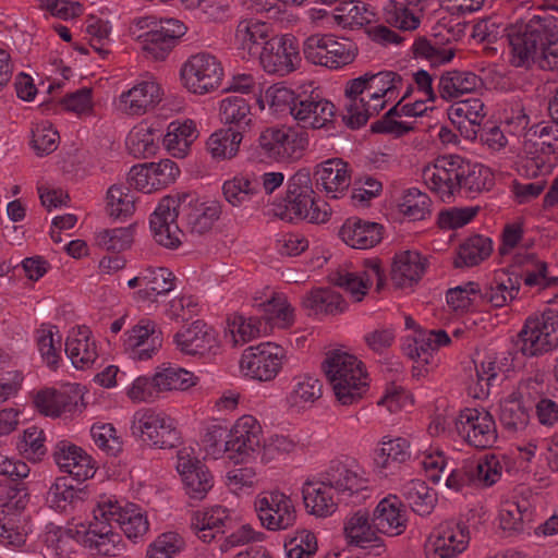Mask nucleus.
I'll return each mask as SVG.
<instances>
[{
	"instance_id": "nucleus-1",
	"label": "nucleus",
	"mask_w": 558,
	"mask_h": 558,
	"mask_svg": "<svg viewBox=\"0 0 558 558\" xmlns=\"http://www.w3.org/2000/svg\"><path fill=\"white\" fill-rule=\"evenodd\" d=\"M220 214L218 204L205 206L195 194L181 193L163 197L151 214L149 225L156 242L168 248H177L184 232L177 222L179 217L187 232L202 235L211 230Z\"/></svg>"
},
{
	"instance_id": "nucleus-2",
	"label": "nucleus",
	"mask_w": 558,
	"mask_h": 558,
	"mask_svg": "<svg viewBox=\"0 0 558 558\" xmlns=\"http://www.w3.org/2000/svg\"><path fill=\"white\" fill-rule=\"evenodd\" d=\"M323 368L340 404L352 405L362 399L367 388V374L363 363L354 355L331 352L325 359Z\"/></svg>"
},
{
	"instance_id": "nucleus-3",
	"label": "nucleus",
	"mask_w": 558,
	"mask_h": 558,
	"mask_svg": "<svg viewBox=\"0 0 558 558\" xmlns=\"http://www.w3.org/2000/svg\"><path fill=\"white\" fill-rule=\"evenodd\" d=\"M553 16L534 15L526 23H515L508 33L511 47L510 63L515 68L529 69L538 59L546 35L555 36L550 26Z\"/></svg>"
},
{
	"instance_id": "nucleus-4",
	"label": "nucleus",
	"mask_w": 558,
	"mask_h": 558,
	"mask_svg": "<svg viewBox=\"0 0 558 558\" xmlns=\"http://www.w3.org/2000/svg\"><path fill=\"white\" fill-rule=\"evenodd\" d=\"M311 172L303 168L296 171L288 182L284 206H277L275 216L282 220L307 219L310 222H325L328 211L322 210L315 202Z\"/></svg>"
},
{
	"instance_id": "nucleus-5",
	"label": "nucleus",
	"mask_w": 558,
	"mask_h": 558,
	"mask_svg": "<svg viewBox=\"0 0 558 558\" xmlns=\"http://www.w3.org/2000/svg\"><path fill=\"white\" fill-rule=\"evenodd\" d=\"M519 350L525 356H538L558 347V312L547 310L539 315L530 316L518 341Z\"/></svg>"
},
{
	"instance_id": "nucleus-6",
	"label": "nucleus",
	"mask_w": 558,
	"mask_h": 558,
	"mask_svg": "<svg viewBox=\"0 0 558 558\" xmlns=\"http://www.w3.org/2000/svg\"><path fill=\"white\" fill-rule=\"evenodd\" d=\"M305 58L314 64L338 69L350 64L357 56V46L349 38L335 35H312L303 43Z\"/></svg>"
},
{
	"instance_id": "nucleus-7",
	"label": "nucleus",
	"mask_w": 558,
	"mask_h": 558,
	"mask_svg": "<svg viewBox=\"0 0 558 558\" xmlns=\"http://www.w3.org/2000/svg\"><path fill=\"white\" fill-rule=\"evenodd\" d=\"M131 433L143 444L158 449L174 448L181 439L172 421L162 413L150 409L138 410L134 413Z\"/></svg>"
},
{
	"instance_id": "nucleus-8",
	"label": "nucleus",
	"mask_w": 558,
	"mask_h": 558,
	"mask_svg": "<svg viewBox=\"0 0 558 558\" xmlns=\"http://www.w3.org/2000/svg\"><path fill=\"white\" fill-rule=\"evenodd\" d=\"M223 76L220 61L213 54L191 56L181 69L184 86L192 93L204 95L219 87Z\"/></svg>"
},
{
	"instance_id": "nucleus-9",
	"label": "nucleus",
	"mask_w": 558,
	"mask_h": 558,
	"mask_svg": "<svg viewBox=\"0 0 558 558\" xmlns=\"http://www.w3.org/2000/svg\"><path fill=\"white\" fill-rule=\"evenodd\" d=\"M283 349L272 342H264L244 350L240 366L242 372L253 379L268 381L274 379L281 368Z\"/></svg>"
},
{
	"instance_id": "nucleus-10",
	"label": "nucleus",
	"mask_w": 558,
	"mask_h": 558,
	"mask_svg": "<svg viewBox=\"0 0 558 558\" xmlns=\"http://www.w3.org/2000/svg\"><path fill=\"white\" fill-rule=\"evenodd\" d=\"M457 430L473 447L486 449L497 441L496 423L493 415L484 409L466 408L456 422Z\"/></svg>"
},
{
	"instance_id": "nucleus-11",
	"label": "nucleus",
	"mask_w": 558,
	"mask_h": 558,
	"mask_svg": "<svg viewBox=\"0 0 558 558\" xmlns=\"http://www.w3.org/2000/svg\"><path fill=\"white\" fill-rule=\"evenodd\" d=\"M260 424L255 417L243 415L226 435L223 448L234 463H240L260 449Z\"/></svg>"
},
{
	"instance_id": "nucleus-12",
	"label": "nucleus",
	"mask_w": 558,
	"mask_h": 558,
	"mask_svg": "<svg viewBox=\"0 0 558 558\" xmlns=\"http://www.w3.org/2000/svg\"><path fill=\"white\" fill-rule=\"evenodd\" d=\"M259 60L268 73L280 76L289 74L300 61L298 40L292 35H283L264 41Z\"/></svg>"
},
{
	"instance_id": "nucleus-13",
	"label": "nucleus",
	"mask_w": 558,
	"mask_h": 558,
	"mask_svg": "<svg viewBox=\"0 0 558 558\" xmlns=\"http://www.w3.org/2000/svg\"><path fill=\"white\" fill-rule=\"evenodd\" d=\"M78 542L93 556H117L122 549L120 534L113 531L110 520L99 515V507L94 511V521L84 531H76Z\"/></svg>"
},
{
	"instance_id": "nucleus-14",
	"label": "nucleus",
	"mask_w": 558,
	"mask_h": 558,
	"mask_svg": "<svg viewBox=\"0 0 558 558\" xmlns=\"http://www.w3.org/2000/svg\"><path fill=\"white\" fill-rule=\"evenodd\" d=\"M255 509L262 524L270 531L287 530L294 525L295 510L291 499L280 492H268L259 495Z\"/></svg>"
},
{
	"instance_id": "nucleus-15",
	"label": "nucleus",
	"mask_w": 558,
	"mask_h": 558,
	"mask_svg": "<svg viewBox=\"0 0 558 558\" xmlns=\"http://www.w3.org/2000/svg\"><path fill=\"white\" fill-rule=\"evenodd\" d=\"M319 478H322L323 485H327L336 494L338 500H347L352 497L366 498L364 494L367 490L366 480L339 460H332L328 468L320 473Z\"/></svg>"
},
{
	"instance_id": "nucleus-16",
	"label": "nucleus",
	"mask_w": 558,
	"mask_h": 558,
	"mask_svg": "<svg viewBox=\"0 0 558 558\" xmlns=\"http://www.w3.org/2000/svg\"><path fill=\"white\" fill-rule=\"evenodd\" d=\"M469 542L468 526L454 522L438 525L427 544L428 558H454Z\"/></svg>"
},
{
	"instance_id": "nucleus-17",
	"label": "nucleus",
	"mask_w": 558,
	"mask_h": 558,
	"mask_svg": "<svg viewBox=\"0 0 558 558\" xmlns=\"http://www.w3.org/2000/svg\"><path fill=\"white\" fill-rule=\"evenodd\" d=\"M344 535L350 545L367 550L368 555L380 557L386 553V544L366 511L359 510L347 520Z\"/></svg>"
},
{
	"instance_id": "nucleus-18",
	"label": "nucleus",
	"mask_w": 558,
	"mask_h": 558,
	"mask_svg": "<svg viewBox=\"0 0 558 558\" xmlns=\"http://www.w3.org/2000/svg\"><path fill=\"white\" fill-rule=\"evenodd\" d=\"M265 154L277 160L299 157L306 145V138L291 129L268 128L258 137Z\"/></svg>"
},
{
	"instance_id": "nucleus-19",
	"label": "nucleus",
	"mask_w": 558,
	"mask_h": 558,
	"mask_svg": "<svg viewBox=\"0 0 558 558\" xmlns=\"http://www.w3.org/2000/svg\"><path fill=\"white\" fill-rule=\"evenodd\" d=\"M468 162L469 160L459 155L444 156L437 159L433 168H424V180L432 191L440 194L444 202H449L452 198V184L457 180V174Z\"/></svg>"
},
{
	"instance_id": "nucleus-20",
	"label": "nucleus",
	"mask_w": 558,
	"mask_h": 558,
	"mask_svg": "<svg viewBox=\"0 0 558 558\" xmlns=\"http://www.w3.org/2000/svg\"><path fill=\"white\" fill-rule=\"evenodd\" d=\"M177 470L182 477L186 495L191 499H204L214 485L213 476L205 464L192 459L183 449L178 452Z\"/></svg>"
},
{
	"instance_id": "nucleus-21",
	"label": "nucleus",
	"mask_w": 558,
	"mask_h": 558,
	"mask_svg": "<svg viewBox=\"0 0 558 558\" xmlns=\"http://www.w3.org/2000/svg\"><path fill=\"white\" fill-rule=\"evenodd\" d=\"M99 515L117 523L130 539L143 536L148 531L147 518L134 504L121 506L118 501L105 502L99 505Z\"/></svg>"
},
{
	"instance_id": "nucleus-22",
	"label": "nucleus",
	"mask_w": 558,
	"mask_h": 558,
	"mask_svg": "<svg viewBox=\"0 0 558 558\" xmlns=\"http://www.w3.org/2000/svg\"><path fill=\"white\" fill-rule=\"evenodd\" d=\"M52 457L62 472L69 473L76 480L77 485L93 477L95 471L92 458L80 447L69 440H60L56 444Z\"/></svg>"
},
{
	"instance_id": "nucleus-23",
	"label": "nucleus",
	"mask_w": 558,
	"mask_h": 558,
	"mask_svg": "<svg viewBox=\"0 0 558 558\" xmlns=\"http://www.w3.org/2000/svg\"><path fill=\"white\" fill-rule=\"evenodd\" d=\"M186 32V26L175 19H161L155 28L145 34L143 49L155 60H165L177 40Z\"/></svg>"
},
{
	"instance_id": "nucleus-24",
	"label": "nucleus",
	"mask_w": 558,
	"mask_h": 558,
	"mask_svg": "<svg viewBox=\"0 0 558 558\" xmlns=\"http://www.w3.org/2000/svg\"><path fill=\"white\" fill-rule=\"evenodd\" d=\"M373 526L387 536H399L407 530L408 515L403 502L395 495L383 498L372 514Z\"/></svg>"
},
{
	"instance_id": "nucleus-25",
	"label": "nucleus",
	"mask_w": 558,
	"mask_h": 558,
	"mask_svg": "<svg viewBox=\"0 0 558 558\" xmlns=\"http://www.w3.org/2000/svg\"><path fill=\"white\" fill-rule=\"evenodd\" d=\"M371 73L350 80L347 83L344 94L350 99L347 105L348 113L342 117V121L352 130L365 125L372 116L369 102L360 97L365 90L372 89Z\"/></svg>"
},
{
	"instance_id": "nucleus-26",
	"label": "nucleus",
	"mask_w": 558,
	"mask_h": 558,
	"mask_svg": "<svg viewBox=\"0 0 558 558\" xmlns=\"http://www.w3.org/2000/svg\"><path fill=\"white\" fill-rule=\"evenodd\" d=\"M523 153L529 161L526 168L532 170L533 175L547 171V160L550 155L558 154V143L551 142L548 131L542 126L538 131L529 133L523 142Z\"/></svg>"
},
{
	"instance_id": "nucleus-27",
	"label": "nucleus",
	"mask_w": 558,
	"mask_h": 558,
	"mask_svg": "<svg viewBox=\"0 0 558 558\" xmlns=\"http://www.w3.org/2000/svg\"><path fill=\"white\" fill-rule=\"evenodd\" d=\"M383 231L384 227L380 223L353 217L345 220L339 235L351 247L367 250L381 241Z\"/></svg>"
},
{
	"instance_id": "nucleus-28",
	"label": "nucleus",
	"mask_w": 558,
	"mask_h": 558,
	"mask_svg": "<svg viewBox=\"0 0 558 558\" xmlns=\"http://www.w3.org/2000/svg\"><path fill=\"white\" fill-rule=\"evenodd\" d=\"M174 342L181 352L190 355L205 354L217 344L215 330L203 320H195L174 335Z\"/></svg>"
},
{
	"instance_id": "nucleus-29",
	"label": "nucleus",
	"mask_w": 558,
	"mask_h": 558,
	"mask_svg": "<svg viewBox=\"0 0 558 558\" xmlns=\"http://www.w3.org/2000/svg\"><path fill=\"white\" fill-rule=\"evenodd\" d=\"M426 262L418 252L404 251L396 254L391 264V280L398 288L411 287L421 279Z\"/></svg>"
},
{
	"instance_id": "nucleus-30",
	"label": "nucleus",
	"mask_w": 558,
	"mask_h": 558,
	"mask_svg": "<svg viewBox=\"0 0 558 558\" xmlns=\"http://www.w3.org/2000/svg\"><path fill=\"white\" fill-rule=\"evenodd\" d=\"M90 335L87 327L81 326L65 341V353L75 368H90L98 359L96 344L90 340Z\"/></svg>"
},
{
	"instance_id": "nucleus-31",
	"label": "nucleus",
	"mask_w": 558,
	"mask_h": 558,
	"mask_svg": "<svg viewBox=\"0 0 558 558\" xmlns=\"http://www.w3.org/2000/svg\"><path fill=\"white\" fill-rule=\"evenodd\" d=\"M126 349L132 350L133 357L141 361L148 360L161 345V339L150 320H141L126 332L124 340Z\"/></svg>"
},
{
	"instance_id": "nucleus-32",
	"label": "nucleus",
	"mask_w": 558,
	"mask_h": 558,
	"mask_svg": "<svg viewBox=\"0 0 558 558\" xmlns=\"http://www.w3.org/2000/svg\"><path fill=\"white\" fill-rule=\"evenodd\" d=\"M160 86L155 82H142L120 96V108L129 114H143L159 101Z\"/></svg>"
},
{
	"instance_id": "nucleus-33",
	"label": "nucleus",
	"mask_w": 558,
	"mask_h": 558,
	"mask_svg": "<svg viewBox=\"0 0 558 558\" xmlns=\"http://www.w3.org/2000/svg\"><path fill=\"white\" fill-rule=\"evenodd\" d=\"M483 85V80L471 71L452 70L439 77L438 93L444 100H452L464 94L475 92Z\"/></svg>"
},
{
	"instance_id": "nucleus-34",
	"label": "nucleus",
	"mask_w": 558,
	"mask_h": 558,
	"mask_svg": "<svg viewBox=\"0 0 558 558\" xmlns=\"http://www.w3.org/2000/svg\"><path fill=\"white\" fill-rule=\"evenodd\" d=\"M349 165L340 158H331L315 168L316 186H322L327 193L343 192L351 183Z\"/></svg>"
},
{
	"instance_id": "nucleus-35",
	"label": "nucleus",
	"mask_w": 558,
	"mask_h": 558,
	"mask_svg": "<svg viewBox=\"0 0 558 558\" xmlns=\"http://www.w3.org/2000/svg\"><path fill=\"white\" fill-rule=\"evenodd\" d=\"M519 290L520 278L511 277L505 270H499L484 289H480L478 295L494 307H502L508 300H513L517 296Z\"/></svg>"
},
{
	"instance_id": "nucleus-36",
	"label": "nucleus",
	"mask_w": 558,
	"mask_h": 558,
	"mask_svg": "<svg viewBox=\"0 0 558 558\" xmlns=\"http://www.w3.org/2000/svg\"><path fill=\"white\" fill-rule=\"evenodd\" d=\"M303 500L306 509L312 514L325 517L335 512L340 500L327 485L318 482H306L302 489Z\"/></svg>"
},
{
	"instance_id": "nucleus-37",
	"label": "nucleus",
	"mask_w": 558,
	"mask_h": 558,
	"mask_svg": "<svg viewBox=\"0 0 558 558\" xmlns=\"http://www.w3.org/2000/svg\"><path fill=\"white\" fill-rule=\"evenodd\" d=\"M221 121L229 125L228 129L243 133L250 128L252 112L248 101L242 96H229L220 104Z\"/></svg>"
},
{
	"instance_id": "nucleus-38",
	"label": "nucleus",
	"mask_w": 558,
	"mask_h": 558,
	"mask_svg": "<svg viewBox=\"0 0 558 558\" xmlns=\"http://www.w3.org/2000/svg\"><path fill=\"white\" fill-rule=\"evenodd\" d=\"M302 305L311 314H339L347 308V302L341 294L330 288H318L308 292L302 301Z\"/></svg>"
},
{
	"instance_id": "nucleus-39",
	"label": "nucleus",
	"mask_w": 558,
	"mask_h": 558,
	"mask_svg": "<svg viewBox=\"0 0 558 558\" xmlns=\"http://www.w3.org/2000/svg\"><path fill=\"white\" fill-rule=\"evenodd\" d=\"M144 288L140 289L135 296L142 301H155L153 294H166L174 289L175 277L171 270L166 267H148L142 271Z\"/></svg>"
},
{
	"instance_id": "nucleus-40",
	"label": "nucleus",
	"mask_w": 558,
	"mask_h": 558,
	"mask_svg": "<svg viewBox=\"0 0 558 558\" xmlns=\"http://www.w3.org/2000/svg\"><path fill=\"white\" fill-rule=\"evenodd\" d=\"M197 136L198 132L192 120H186L183 123L174 121L168 125L163 145L172 156L183 158Z\"/></svg>"
},
{
	"instance_id": "nucleus-41",
	"label": "nucleus",
	"mask_w": 558,
	"mask_h": 558,
	"mask_svg": "<svg viewBox=\"0 0 558 558\" xmlns=\"http://www.w3.org/2000/svg\"><path fill=\"white\" fill-rule=\"evenodd\" d=\"M76 482L72 476H61L49 487L46 501L47 504L57 510H65L69 505L83 500L86 492L74 485Z\"/></svg>"
},
{
	"instance_id": "nucleus-42",
	"label": "nucleus",
	"mask_w": 558,
	"mask_h": 558,
	"mask_svg": "<svg viewBox=\"0 0 558 558\" xmlns=\"http://www.w3.org/2000/svg\"><path fill=\"white\" fill-rule=\"evenodd\" d=\"M490 184L492 178L488 169L469 160L465 166H462L460 174H457V180L452 184V196L460 190H464L470 195L477 194L489 190Z\"/></svg>"
},
{
	"instance_id": "nucleus-43",
	"label": "nucleus",
	"mask_w": 558,
	"mask_h": 558,
	"mask_svg": "<svg viewBox=\"0 0 558 558\" xmlns=\"http://www.w3.org/2000/svg\"><path fill=\"white\" fill-rule=\"evenodd\" d=\"M401 494L413 512L422 517L432 513L437 502V494L421 480L407 483Z\"/></svg>"
},
{
	"instance_id": "nucleus-44",
	"label": "nucleus",
	"mask_w": 558,
	"mask_h": 558,
	"mask_svg": "<svg viewBox=\"0 0 558 558\" xmlns=\"http://www.w3.org/2000/svg\"><path fill=\"white\" fill-rule=\"evenodd\" d=\"M266 94L272 97V104H275V101L287 102L290 113L299 122L300 126L305 129V120L311 119L312 108H315L314 102L316 95H314V93L294 96L293 93L287 88H277L274 92L269 88Z\"/></svg>"
},
{
	"instance_id": "nucleus-45",
	"label": "nucleus",
	"mask_w": 558,
	"mask_h": 558,
	"mask_svg": "<svg viewBox=\"0 0 558 558\" xmlns=\"http://www.w3.org/2000/svg\"><path fill=\"white\" fill-rule=\"evenodd\" d=\"M493 251L492 240L476 234L466 239L459 247L454 267H473L486 259Z\"/></svg>"
},
{
	"instance_id": "nucleus-46",
	"label": "nucleus",
	"mask_w": 558,
	"mask_h": 558,
	"mask_svg": "<svg viewBox=\"0 0 558 558\" xmlns=\"http://www.w3.org/2000/svg\"><path fill=\"white\" fill-rule=\"evenodd\" d=\"M500 424L510 433L523 430L530 422L529 409L514 393L500 403Z\"/></svg>"
},
{
	"instance_id": "nucleus-47",
	"label": "nucleus",
	"mask_w": 558,
	"mask_h": 558,
	"mask_svg": "<svg viewBox=\"0 0 558 558\" xmlns=\"http://www.w3.org/2000/svg\"><path fill=\"white\" fill-rule=\"evenodd\" d=\"M411 457L410 444L407 439L398 437L384 440L379 448L375 463L380 469L393 470Z\"/></svg>"
},
{
	"instance_id": "nucleus-48",
	"label": "nucleus",
	"mask_w": 558,
	"mask_h": 558,
	"mask_svg": "<svg viewBox=\"0 0 558 558\" xmlns=\"http://www.w3.org/2000/svg\"><path fill=\"white\" fill-rule=\"evenodd\" d=\"M423 7L421 0H404L398 5L393 3V10L387 11V22L402 31H414L421 23Z\"/></svg>"
},
{
	"instance_id": "nucleus-49",
	"label": "nucleus",
	"mask_w": 558,
	"mask_h": 558,
	"mask_svg": "<svg viewBox=\"0 0 558 558\" xmlns=\"http://www.w3.org/2000/svg\"><path fill=\"white\" fill-rule=\"evenodd\" d=\"M243 136L232 129L219 130L210 135L207 149L214 158L226 159L236 155Z\"/></svg>"
},
{
	"instance_id": "nucleus-50",
	"label": "nucleus",
	"mask_w": 558,
	"mask_h": 558,
	"mask_svg": "<svg viewBox=\"0 0 558 558\" xmlns=\"http://www.w3.org/2000/svg\"><path fill=\"white\" fill-rule=\"evenodd\" d=\"M135 197L131 194L130 186L113 184L107 192V211L110 217H128L135 211Z\"/></svg>"
},
{
	"instance_id": "nucleus-51",
	"label": "nucleus",
	"mask_w": 558,
	"mask_h": 558,
	"mask_svg": "<svg viewBox=\"0 0 558 558\" xmlns=\"http://www.w3.org/2000/svg\"><path fill=\"white\" fill-rule=\"evenodd\" d=\"M193 373L180 367H167L154 375L157 391L185 390L196 384Z\"/></svg>"
},
{
	"instance_id": "nucleus-52",
	"label": "nucleus",
	"mask_w": 558,
	"mask_h": 558,
	"mask_svg": "<svg viewBox=\"0 0 558 558\" xmlns=\"http://www.w3.org/2000/svg\"><path fill=\"white\" fill-rule=\"evenodd\" d=\"M430 198L427 194L412 187L404 192L399 210L411 220H424L430 214Z\"/></svg>"
},
{
	"instance_id": "nucleus-53",
	"label": "nucleus",
	"mask_w": 558,
	"mask_h": 558,
	"mask_svg": "<svg viewBox=\"0 0 558 558\" xmlns=\"http://www.w3.org/2000/svg\"><path fill=\"white\" fill-rule=\"evenodd\" d=\"M531 512L525 502L523 505L515 501H507L499 514L500 527L509 535L518 534L524 530L525 521H530Z\"/></svg>"
},
{
	"instance_id": "nucleus-54",
	"label": "nucleus",
	"mask_w": 558,
	"mask_h": 558,
	"mask_svg": "<svg viewBox=\"0 0 558 558\" xmlns=\"http://www.w3.org/2000/svg\"><path fill=\"white\" fill-rule=\"evenodd\" d=\"M335 11L337 12L336 17L339 22L350 26L369 24L374 16V13L368 10L366 4L359 0L340 2Z\"/></svg>"
},
{
	"instance_id": "nucleus-55",
	"label": "nucleus",
	"mask_w": 558,
	"mask_h": 558,
	"mask_svg": "<svg viewBox=\"0 0 558 558\" xmlns=\"http://www.w3.org/2000/svg\"><path fill=\"white\" fill-rule=\"evenodd\" d=\"M258 190L259 182L256 179L251 180L246 177H235L232 180L226 181L222 186L227 202L233 206L243 204L251 195L256 194Z\"/></svg>"
},
{
	"instance_id": "nucleus-56",
	"label": "nucleus",
	"mask_w": 558,
	"mask_h": 558,
	"mask_svg": "<svg viewBox=\"0 0 558 558\" xmlns=\"http://www.w3.org/2000/svg\"><path fill=\"white\" fill-rule=\"evenodd\" d=\"M45 433L37 426L24 430L22 439L17 442V449L27 460L34 462L41 460L46 454Z\"/></svg>"
},
{
	"instance_id": "nucleus-57",
	"label": "nucleus",
	"mask_w": 558,
	"mask_h": 558,
	"mask_svg": "<svg viewBox=\"0 0 558 558\" xmlns=\"http://www.w3.org/2000/svg\"><path fill=\"white\" fill-rule=\"evenodd\" d=\"M132 242V227L105 229L96 235V244L108 252L124 251L131 246Z\"/></svg>"
},
{
	"instance_id": "nucleus-58",
	"label": "nucleus",
	"mask_w": 558,
	"mask_h": 558,
	"mask_svg": "<svg viewBox=\"0 0 558 558\" xmlns=\"http://www.w3.org/2000/svg\"><path fill=\"white\" fill-rule=\"evenodd\" d=\"M332 284L344 289L350 292L355 301L362 300L363 295L366 294L368 288L372 284V280L367 271L363 272V276H357L353 272H335L330 276Z\"/></svg>"
},
{
	"instance_id": "nucleus-59",
	"label": "nucleus",
	"mask_w": 558,
	"mask_h": 558,
	"mask_svg": "<svg viewBox=\"0 0 558 558\" xmlns=\"http://www.w3.org/2000/svg\"><path fill=\"white\" fill-rule=\"evenodd\" d=\"M289 558H311L317 551V539L308 530L296 531L295 535L284 542Z\"/></svg>"
},
{
	"instance_id": "nucleus-60",
	"label": "nucleus",
	"mask_w": 558,
	"mask_h": 558,
	"mask_svg": "<svg viewBox=\"0 0 558 558\" xmlns=\"http://www.w3.org/2000/svg\"><path fill=\"white\" fill-rule=\"evenodd\" d=\"M295 380L296 383L289 397L292 405L313 403L322 397L323 385L319 379L306 375L296 377Z\"/></svg>"
},
{
	"instance_id": "nucleus-61",
	"label": "nucleus",
	"mask_w": 558,
	"mask_h": 558,
	"mask_svg": "<svg viewBox=\"0 0 558 558\" xmlns=\"http://www.w3.org/2000/svg\"><path fill=\"white\" fill-rule=\"evenodd\" d=\"M227 521H230L227 509L217 506L204 513H195L192 517L191 527L194 531L215 530L218 533Z\"/></svg>"
},
{
	"instance_id": "nucleus-62",
	"label": "nucleus",
	"mask_w": 558,
	"mask_h": 558,
	"mask_svg": "<svg viewBox=\"0 0 558 558\" xmlns=\"http://www.w3.org/2000/svg\"><path fill=\"white\" fill-rule=\"evenodd\" d=\"M57 344L60 347L61 337L59 336L58 340L56 341L51 329L41 328L37 330L38 350L47 366L52 371H56L58 368L60 360L59 349L57 348Z\"/></svg>"
},
{
	"instance_id": "nucleus-63",
	"label": "nucleus",
	"mask_w": 558,
	"mask_h": 558,
	"mask_svg": "<svg viewBox=\"0 0 558 558\" xmlns=\"http://www.w3.org/2000/svg\"><path fill=\"white\" fill-rule=\"evenodd\" d=\"M550 26H553V34L549 37L546 35L544 46H542L538 59L535 61L543 70H558V20L553 16Z\"/></svg>"
},
{
	"instance_id": "nucleus-64",
	"label": "nucleus",
	"mask_w": 558,
	"mask_h": 558,
	"mask_svg": "<svg viewBox=\"0 0 558 558\" xmlns=\"http://www.w3.org/2000/svg\"><path fill=\"white\" fill-rule=\"evenodd\" d=\"M236 39L241 41L243 49L252 52L254 46L264 45L262 40L267 37V27L263 23L242 21L236 28Z\"/></svg>"
}]
</instances>
